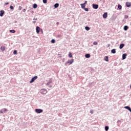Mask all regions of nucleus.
I'll return each instance as SVG.
<instances>
[{"label":"nucleus","instance_id":"obj_8","mask_svg":"<svg viewBox=\"0 0 131 131\" xmlns=\"http://www.w3.org/2000/svg\"><path fill=\"white\" fill-rule=\"evenodd\" d=\"M127 56V55L126 54H123L122 55V60H124L125 59H126V56Z\"/></svg>","mask_w":131,"mask_h":131},{"label":"nucleus","instance_id":"obj_25","mask_svg":"<svg viewBox=\"0 0 131 131\" xmlns=\"http://www.w3.org/2000/svg\"><path fill=\"white\" fill-rule=\"evenodd\" d=\"M93 45H94V46H97V45H98V42H97V41H94V42H93Z\"/></svg>","mask_w":131,"mask_h":131},{"label":"nucleus","instance_id":"obj_23","mask_svg":"<svg viewBox=\"0 0 131 131\" xmlns=\"http://www.w3.org/2000/svg\"><path fill=\"white\" fill-rule=\"evenodd\" d=\"M10 32H11V33H15L16 31H15V30H10Z\"/></svg>","mask_w":131,"mask_h":131},{"label":"nucleus","instance_id":"obj_24","mask_svg":"<svg viewBox=\"0 0 131 131\" xmlns=\"http://www.w3.org/2000/svg\"><path fill=\"white\" fill-rule=\"evenodd\" d=\"M105 129L106 131L108 130V129H109V126H106L105 127Z\"/></svg>","mask_w":131,"mask_h":131},{"label":"nucleus","instance_id":"obj_34","mask_svg":"<svg viewBox=\"0 0 131 131\" xmlns=\"http://www.w3.org/2000/svg\"><path fill=\"white\" fill-rule=\"evenodd\" d=\"M90 113H91V114H93V113H94V111L93 110H91L90 111Z\"/></svg>","mask_w":131,"mask_h":131},{"label":"nucleus","instance_id":"obj_6","mask_svg":"<svg viewBox=\"0 0 131 131\" xmlns=\"http://www.w3.org/2000/svg\"><path fill=\"white\" fill-rule=\"evenodd\" d=\"M93 9H98V8H99V5H97V4H93Z\"/></svg>","mask_w":131,"mask_h":131},{"label":"nucleus","instance_id":"obj_26","mask_svg":"<svg viewBox=\"0 0 131 131\" xmlns=\"http://www.w3.org/2000/svg\"><path fill=\"white\" fill-rule=\"evenodd\" d=\"M69 57L70 58H72V53H69Z\"/></svg>","mask_w":131,"mask_h":131},{"label":"nucleus","instance_id":"obj_30","mask_svg":"<svg viewBox=\"0 0 131 131\" xmlns=\"http://www.w3.org/2000/svg\"><path fill=\"white\" fill-rule=\"evenodd\" d=\"M14 55H17V50H14L13 52Z\"/></svg>","mask_w":131,"mask_h":131},{"label":"nucleus","instance_id":"obj_32","mask_svg":"<svg viewBox=\"0 0 131 131\" xmlns=\"http://www.w3.org/2000/svg\"><path fill=\"white\" fill-rule=\"evenodd\" d=\"M10 10H14V7H13L12 6H10Z\"/></svg>","mask_w":131,"mask_h":131},{"label":"nucleus","instance_id":"obj_10","mask_svg":"<svg viewBox=\"0 0 131 131\" xmlns=\"http://www.w3.org/2000/svg\"><path fill=\"white\" fill-rule=\"evenodd\" d=\"M1 51H2V52L5 51V50H6V47L5 46H2L1 47Z\"/></svg>","mask_w":131,"mask_h":131},{"label":"nucleus","instance_id":"obj_18","mask_svg":"<svg viewBox=\"0 0 131 131\" xmlns=\"http://www.w3.org/2000/svg\"><path fill=\"white\" fill-rule=\"evenodd\" d=\"M54 8H58V7H59V4L58 3H56L54 5Z\"/></svg>","mask_w":131,"mask_h":131},{"label":"nucleus","instance_id":"obj_20","mask_svg":"<svg viewBox=\"0 0 131 131\" xmlns=\"http://www.w3.org/2000/svg\"><path fill=\"white\" fill-rule=\"evenodd\" d=\"M85 30H87V31H89V30H90L91 29V28H90L89 27H85Z\"/></svg>","mask_w":131,"mask_h":131},{"label":"nucleus","instance_id":"obj_5","mask_svg":"<svg viewBox=\"0 0 131 131\" xmlns=\"http://www.w3.org/2000/svg\"><path fill=\"white\" fill-rule=\"evenodd\" d=\"M36 33L38 34H39V31H40V28H39V27H36Z\"/></svg>","mask_w":131,"mask_h":131},{"label":"nucleus","instance_id":"obj_37","mask_svg":"<svg viewBox=\"0 0 131 131\" xmlns=\"http://www.w3.org/2000/svg\"><path fill=\"white\" fill-rule=\"evenodd\" d=\"M125 18L127 19V18H128V15H125Z\"/></svg>","mask_w":131,"mask_h":131},{"label":"nucleus","instance_id":"obj_40","mask_svg":"<svg viewBox=\"0 0 131 131\" xmlns=\"http://www.w3.org/2000/svg\"><path fill=\"white\" fill-rule=\"evenodd\" d=\"M57 36L58 37H61V35H58Z\"/></svg>","mask_w":131,"mask_h":131},{"label":"nucleus","instance_id":"obj_42","mask_svg":"<svg viewBox=\"0 0 131 131\" xmlns=\"http://www.w3.org/2000/svg\"><path fill=\"white\" fill-rule=\"evenodd\" d=\"M23 12H26V9H24L23 10Z\"/></svg>","mask_w":131,"mask_h":131},{"label":"nucleus","instance_id":"obj_29","mask_svg":"<svg viewBox=\"0 0 131 131\" xmlns=\"http://www.w3.org/2000/svg\"><path fill=\"white\" fill-rule=\"evenodd\" d=\"M55 39H53L51 40L52 43H55Z\"/></svg>","mask_w":131,"mask_h":131},{"label":"nucleus","instance_id":"obj_4","mask_svg":"<svg viewBox=\"0 0 131 131\" xmlns=\"http://www.w3.org/2000/svg\"><path fill=\"white\" fill-rule=\"evenodd\" d=\"M74 61V59H71L70 60H68L66 64H70V65H71V64H72V63H73Z\"/></svg>","mask_w":131,"mask_h":131},{"label":"nucleus","instance_id":"obj_12","mask_svg":"<svg viewBox=\"0 0 131 131\" xmlns=\"http://www.w3.org/2000/svg\"><path fill=\"white\" fill-rule=\"evenodd\" d=\"M126 6L127 8H129V7H130V6H131L130 3L126 2Z\"/></svg>","mask_w":131,"mask_h":131},{"label":"nucleus","instance_id":"obj_36","mask_svg":"<svg viewBox=\"0 0 131 131\" xmlns=\"http://www.w3.org/2000/svg\"><path fill=\"white\" fill-rule=\"evenodd\" d=\"M85 11H86V12H88L89 11V9L88 8H84Z\"/></svg>","mask_w":131,"mask_h":131},{"label":"nucleus","instance_id":"obj_9","mask_svg":"<svg viewBox=\"0 0 131 131\" xmlns=\"http://www.w3.org/2000/svg\"><path fill=\"white\" fill-rule=\"evenodd\" d=\"M107 16H108V15H107V12L104 13L103 14V18H104V19H106V18H107Z\"/></svg>","mask_w":131,"mask_h":131},{"label":"nucleus","instance_id":"obj_19","mask_svg":"<svg viewBox=\"0 0 131 131\" xmlns=\"http://www.w3.org/2000/svg\"><path fill=\"white\" fill-rule=\"evenodd\" d=\"M128 29V27L127 26H125L124 27V30H127Z\"/></svg>","mask_w":131,"mask_h":131},{"label":"nucleus","instance_id":"obj_16","mask_svg":"<svg viewBox=\"0 0 131 131\" xmlns=\"http://www.w3.org/2000/svg\"><path fill=\"white\" fill-rule=\"evenodd\" d=\"M33 8H34V9H36V8H37V4H34L33 6Z\"/></svg>","mask_w":131,"mask_h":131},{"label":"nucleus","instance_id":"obj_21","mask_svg":"<svg viewBox=\"0 0 131 131\" xmlns=\"http://www.w3.org/2000/svg\"><path fill=\"white\" fill-rule=\"evenodd\" d=\"M104 60H105V61H106V62H108V56H105V57H104Z\"/></svg>","mask_w":131,"mask_h":131},{"label":"nucleus","instance_id":"obj_27","mask_svg":"<svg viewBox=\"0 0 131 131\" xmlns=\"http://www.w3.org/2000/svg\"><path fill=\"white\" fill-rule=\"evenodd\" d=\"M2 110L3 111V112H6L8 111V110L7 108H3L2 109Z\"/></svg>","mask_w":131,"mask_h":131},{"label":"nucleus","instance_id":"obj_35","mask_svg":"<svg viewBox=\"0 0 131 131\" xmlns=\"http://www.w3.org/2000/svg\"><path fill=\"white\" fill-rule=\"evenodd\" d=\"M0 113H1V114H3V113H4V111H3V110H0Z\"/></svg>","mask_w":131,"mask_h":131},{"label":"nucleus","instance_id":"obj_2","mask_svg":"<svg viewBox=\"0 0 131 131\" xmlns=\"http://www.w3.org/2000/svg\"><path fill=\"white\" fill-rule=\"evenodd\" d=\"M36 79H37V76H34V77H33L31 81H30V83H32V82H34V81L36 80Z\"/></svg>","mask_w":131,"mask_h":131},{"label":"nucleus","instance_id":"obj_7","mask_svg":"<svg viewBox=\"0 0 131 131\" xmlns=\"http://www.w3.org/2000/svg\"><path fill=\"white\" fill-rule=\"evenodd\" d=\"M5 14V11L4 10H1L0 11V16L1 17H3L4 16V14Z\"/></svg>","mask_w":131,"mask_h":131},{"label":"nucleus","instance_id":"obj_1","mask_svg":"<svg viewBox=\"0 0 131 131\" xmlns=\"http://www.w3.org/2000/svg\"><path fill=\"white\" fill-rule=\"evenodd\" d=\"M40 93H41L42 94V95H46V94H47V93H48V91L45 89H41Z\"/></svg>","mask_w":131,"mask_h":131},{"label":"nucleus","instance_id":"obj_15","mask_svg":"<svg viewBox=\"0 0 131 131\" xmlns=\"http://www.w3.org/2000/svg\"><path fill=\"white\" fill-rule=\"evenodd\" d=\"M123 47H124V44H123V43L121 44L119 46V48L121 49L123 48Z\"/></svg>","mask_w":131,"mask_h":131},{"label":"nucleus","instance_id":"obj_38","mask_svg":"<svg viewBox=\"0 0 131 131\" xmlns=\"http://www.w3.org/2000/svg\"><path fill=\"white\" fill-rule=\"evenodd\" d=\"M9 3H6L5 4V6H7V5H9Z\"/></svg>","mask_w":131,"mask_h":131},{"label":"nucleus","instance_id":"obj_17","mask_svg":"<svg viewBox=\"0 0 131 131\" xmlns=\"http://www.w3.org/2000/svg\"><path fill=\"white\" fill-rule=\"evenodd\" d=\"M81 7L82 9L84 8L85 7V4H81Z\"/></svg>","mask_w":131,"mask_h":131},{"label":"nucleus","instance_id":"obj_3","mask_svg":"<svg viewBox=\"0 0 131 131\" xmlns=\"http://www.w3.org/2000/svg\"><path fill=\"white\" fill-rule=\"evenodd\" d=\"M35 112H36V113H38V114L42 113V112H43V110H42L41 109L36 108Z\"/></svg>","mask_w":131,"mask_h":131},{"label":"nucleus","instance_id":"obj_33","mask_svg":"<svg viewBox=\"0 0 131 131\" xmlns=\"http://www.w3.org/2000/svg\"><path fill=\"white\" fill-rule=\"evenodd\" d=\"M18 10L19 11H21L22 10V7L19 6Z\"/></svg>","mask_w":131,"mask_h":131},{"label":"nucleus","instance_id":"obj_14","mask_svg":"<svg viewBox=\"0 0 131 131\" xmlns=\"http://www.w3.org/2000/svg\"><path fill=\"white\" fill-rule=\"evenodd\" d=\"M85 58H90L91 57V54H87L85 55Z\"/></svg>","mask_w":131,"mask_h":131},{"label":"nucleus","instance_id":"obj_11","mask_svg":"<svg viewBox=\"0 0 131 131\" xmlns=\"http://www.w3.org/2000/svg\"><path fill=\"white\" fill-rule=\"evenodd\" d=\"M124 108H125V109H127V110H128L129 111H130V112H131V108L129 106H124Z\"/></svg>","mask_w":131,"mask_h":131},{"label":"nucleus","instance_id":"obj_31","mask_svg":"<svg viewBox=\"0 0 131 131\" xmlns=\"http://www.w3.org/2000/svg\"><path fill=\"white\" fill-rule=\"evenodd\" d=\"M48 0H43V4H47Z\"/></svg>","mask_w":131,"mask_h":131},{"label":"nucleus","instance_id":"obj_13","mask_svg":"<svg viewBox=\"0 0 131 131\" xmlns=\"http://www.w3.org/2000/svg\"><path fill=\"white\" fill-rule=\"evenodd\" d=\"M111 52L112 53V54H115L116 53V50L115 49H112L111 50Z\"/></svg>","mask_w":131,"mask_h":131},{"label":"nucleus","instance_id":"obj_41","mask_svg":"<svg viewBox=\"0 0 131 131\" xmlns=\"http://www.w3.org/2000/svg\"><path fill=\"white\" fill-rule=\"evenodd\" d=\"M86 3H88V1H85V2H84V5H85V4H86Z\"/></svg>","mask_w":131,"mask_h":131},{"label":"nucleus","instance_id":"obj_28","mask_svg":"<svg viewBox=\"0 0 131 131\" xmlns=\"http://www.w3.org/2000/svg\"><path fill=\"white\" fill-rule=\"evenodd\" d=\"M40 32L41 33V34H42L43 33V31L42 30V29H40Z\"/></svg>","mask_w":131,"mask_h":131},{"label":"nucleus","instance_id":"obj_39","mask_svg":"<svg viewBox=\"0 0 131 131\" xmlns=\"http://www.w3.org/2000/svg\"><path fill=\"white\" fill-rule=\"evenodd\" d=\"M33 20H37V18H33Z\"/></svg>","mask_w":131,"mask_h":131},{"label":"nucleus","instance_id":"obj_22","mask_svg":"<svg viewBox=\"0 0 131 131\" xmlns=\"http://www.w3.org/2000/svg\"><path fill=\"white\" fill-rule=\"evenodd\" d=\"M118 8L119 9V10H121V9L122 8V6H121V5L119 4L118 5Z\"/></svg>","mask_w":131,"mask_h":131},{"label":"nucleus","instance_id":"obj_43","mask_svg":"<svg viewBox=\"0 0 131 131\" xmlns=\"http://www.w3.org/2000/svg\"><path fill=\"white\" fill-rule=\"evenodd\" d=\"M33 23L34 24H35V23H36V21H34L33 22Z\"/></svg>","mask_w":131,"mask_h":131}]
</instances>
